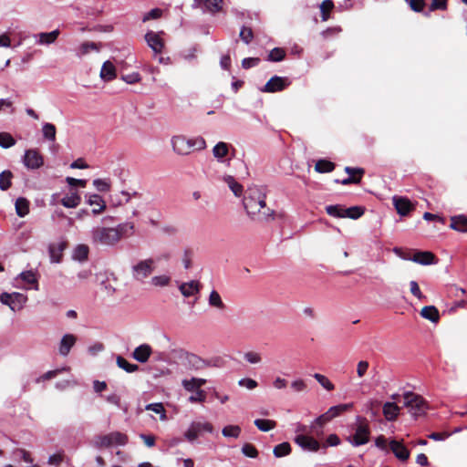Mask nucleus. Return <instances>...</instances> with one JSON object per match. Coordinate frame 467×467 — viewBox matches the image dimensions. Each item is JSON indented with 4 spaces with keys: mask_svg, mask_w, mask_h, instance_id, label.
<instances>
[{
    "mask_svg": "<svg viewBox=\"0 0 467 467\" xmlns=\"http://www.w3.org/2000/svg\"><path fill=\"white\" fill-rule=\"evenodd\" d=\"M85 198H86V202L88 205L93 206V209L91 210V213L93 215H99L106 210V208H107L106 202L104 201L102 196H100L99 194H97V193L86 194Z\"/></svg>",
    "mask_w": 467,
    "mask_h": 467,
    "instance_id": "ddd939ff",
    "label": "nucleus"
},
{
    "mask_svg": "<svg viewBox=\"0 0 467 467\" xmlns=\"http://www.w3.org/2000/svg\"><path fill=\"white\" fill-rule=\"evenodd\" d=\"M16 144V140L6 132L0 133V147L4 149L11 148Z\"/></svg>",
    "mask_w": 467,
    "mask_h": 467,
    "instance_id": "6e6d98bb",
    "label": "nucleus"
},
{
    "mask_svg": "<svg viewBox=\"0 0 467 467\" xmlns=\"http://www.w3.org/2000/svg\"><path fill=\"white\" fill-rule=\"evenodd\" d=\"M64 249H65V244L63 243L49 244L48 253H49L51 263L57 264L61 261L62 252Z\"/></svg>",
    "mask_w": 467,
    "mask_h": 467,
    "instance_id": "bb28decb",
    "label": "nucleus"
},
{
    "mask_svg": "<svg viewBox=\"0 0 467 467\" xmlns=\"http://www.w3.org/2000/svg\"><path fill=\"white\" fill-rule=\"evenodd\" d=\"M99 45L95 42H84L80 45L77 55L78 57H82L88 54L90 50L99 51Z\"/></svg>",
    "mask_w": 467,
    "mask_h": 467,
    "instance_id": "3c124183",
    "label": "nucleus"
},
{
    "mask_svg": "<svg viewBox=\"0 0 467 467\" xmlns=\"http://www.w3.org/2000/svg\"><path fill=\"white\" fill-rule=\"evenodd\" d=\"M229 152V145L226 142L220 141L216 143L213 149V154L215 159L219 161H223V158Z\"/></svg>",
    "mask_w": 467,
    "mask_h": 467,
    "instance_id": "2f4dec72",
    "label": "nucleus"
},
{
    "mask_svg": "<svg viewBox=\"0 0 467 467\" xmlns=\"http://www.w3.org/2000/svg\"><path fill=\"white\" fill-rule=\"evenodd\" d=\"M393 204L397 213L401 216H406L413 209V205L409 199L403 197H393Z\"/></svg>",
    "mask_w": 467,
    "mask_h": 467,
    "instance_id": "6ab92c4d",
    "label": "nucleus"
},
{
    "mask_svg": "<svg viewBox=\"0 0 467 467\" xmlns=\"http://www.w3.org/2000/svg\"><path fill=\"white\" fill-rule=\"evenodd\" d=\"M254 423L262 431H269L276 425L275 421L265 419H256Z\"/></svg>",
    "mask_w": 467,
    "mask_h": 467,
    "instance_id": "8fccbe9b",
    "label": "nucleus"
},
{
    "mask_svg": "<svg viewBox=\"0 0 467 467\" xmlns=\"http://www.w3.org/2000/svg\"><path fill=\"white\" fill-rule=\"evenodd\" d=\"M154 271V260L148 258L139 261L131 266V275L134 280L143 282Z\"/></svg>",
    "mask_w": 467,
    "mask_h": 467,
    "instance_id": "423d86ee",
    "label": "nucleus"
},
{
    "mask_svg": "<svg viewBox=\"0 0 467 467\" xmlns=\"http://www.w3.org/2000/svg\"><path fill=\"white\" fill-rule=\"evenodd\" d=\"M451 228L459 232H467V218L463 215L452 217Z\"/></svg>",
    "mask_w": 467,
    "mask_h": 467,
    "instance_id": "4c0bfd02",
    "label": "nucleus"
},
{
    "mask_svg": "<svg viewBox=\"0 0 467 467\" xmlns=\"http://www.w3.org/2000/svg\"><path fill=\"white\" fill-rule=\"evenodd\" d=\"M145 410L160 414L161 420H165L167 419L166 410L163 407V404L161 402L150 403L146 405Z\"/></svg>",
    "mask_w": 467,
    "mask_h": 467,
    "instance_id": "49530a36",
    "label": "nucleus"
},
{
    "mask_svg": "<svg viewBox=\"0 0 467 467\" xmlns=\"http://www.w3.org/2000/svg\"><path fill=\"white\" fill-rule=\"evenodd\" d=\"M420 316L433 323L438 322L440 319L439 311L434 306H424L420 311Z\"/></svg>",
    "mask_w": 467,
    "mask_h": 467,
    "instance_id": "473e14b6",
    "label": "nucleus"
},
{
    "mask_svg": "<svg viewBox=\"0 0 467 467\" xmlns=\"http://www.w3.org/2000/svg\"><path fill=\"white\" fill-rule=\"evenodd\" d=\"M291 450L292 449L290 443L284 441L275 446L273 453L275 457L281 458L289 455L291 453Z\"/></svg>",
    "mask_w": 467,
    "mask_h": 467,
    "instance_id": "58836bf2",
    "label": "nucleus"
},
{
    "mask_svg": "<svg viewBox=\"0 0 467 467\" xmlns=\"http://www.w3.org/2000/svg\"><path fill=\"white\" fill-rule=\"evenodd\" d=\"M23 163L29 170H36L43 165L44 161L37 150H26L24 154Z\"/></svg>",
    "mask_w": 467,
    "mask_h": 467,
    "instance_id": "9b49d317",
    "label": "nucleus"
},
{
    "mask_svg": "<svg viewBox=\"0 0 467 467\" xmlns=\"http://www.w3.org/2000/svg\"><path fill=\"white\" fill-rule=\"evenodd\" d=\"M56 127L52 123L46 122L42 127L43 137L50 141L56 140Z\"/></svg>",
    "mask_w": 467,
    "mask_h": 467,
    "instance_id": "c03bdc74",
    "label": "nucleus"
},
{
    "mask_svg": "<svg viewBox=\"0 0 467 467\" xmlns=\"http://www.w3.org/2000/svg\"><path fill=\"white\" fill-rule=\"evenodd\" d=\"M266 194L264 187L254 186L248 189V194L244 200V206L249 214L260 213L265 208Z\"/></svg>",
    "mask_w": 467,
    "mask_h": 467,
    "instance_id": "7ed1b4c3",
    "label": "nucleus"
},
{
    "mask_svg": "<svg viewBox=\"0 0 467 467\" xmlns=\"http://www.w3.org/2000/svg\"><path fill=\"white\" fill-rule=\"evenodd\" d=\"M17 279H21L26 284L31 285L30 288H33L34 290L39 289L37 275L33 270L21 272L16 277V280Z\"/></svg>",
    "mask_w": 467,
    "mask_h": 467,
    "instance_id": "b1692460",
    "label": "nucleus"
},
{
    "mask_svg": "<svg viewBox=\"0 0 467 467\" xmlns=\"http://www.w3.org/2000/svg\"><path fill=\"white\" fill-rule=\"evenodd\" d=\"M223 0H193V8H202L210 12H217L222 7Z\"/></svg>",
    "mask_w": 467,
    "mask_h": 467,
    "instance_id": "f3484780",
    "label": "nucleus"
},
{
    "mask_svg": "<svg viewBox=\"0 0 467 467\" xmlns=\"http://www.w3.org/2000/svg\"><path fill=\"white\" fill-rule=\"evenodd\" d=\"M244 358L250 364H258L262 360L261 355L254 351L245 352Z\"/></svg>",
    "mask_w": 467,
    "mask_h": 467,
    "instance_id": "e2e57ef3",
    "label": "nucleus"
},
{
    "mask_svg": "<svg viewBox=\"0 0 467 467\" xmlns=\"http://www.w3.org/2000/svg\"><path fill=\"white\" fill-rule=\"evenodd\" d=\"M400 407L395 402H386L383 405V415L389 421H393L398 418Z\"/></svg>",
    "mask_w": 467,
    "mask_h": 467,
    "instance_id": "393cba45",
    "label": "nucleus"
},
{
    "mask_svg": "<svg viewBox=\"0 0 467 467\" xmlns=\"http://www.w3.org/2000/svg\"><path fill=\"white\" fill-rule=\"evenodd\" d=\"M29 201L24 197H19L16 199L15 207L16 213L19 217H25L29 213Z\"/></svg>",
    "mask_w": 467,
    "mask_h": 467,
    "instance_id": "72a5a7b5",
    "label": "nucleus"
},
{
    "mask_svg": "<svg viewBox=\"0 0 467 467\" xmlns=\"http://www.w3.org/2000/svg\"><path fill=\"white\" fill-rule=\"evenodd\" d=\"M121 79L128 84H135L140 81V75L138 72L122 75Z\"/></svg>",
    "mask_w": 467,
    "mask_h": 467,
    "instance_id": "69168bd1",
    "label": "nucleus"
},
{
    "mask_svg": "<svg viewBox=\"0 0 467 467\" xmlns=\"http://www.w3.org/2000/svg\"><path fill=\"white\" fill-rule=\"evenodd\" d=\"M334 3L332 0H324L320 5L322 20L327 21L329 17L328 13L333 9Z\"/></svg>",
    "mask_w": 467,
    "mask_h": 467,
    "instance_id": "4d7b16f0",
    "label": "nucleus"
},
{
    "mask_svg": "<svg viewBox=\"0 0 467 467\" xmlns=\"http://www.w3.org/2000/svg\"><path fill=\"white\" fill-rule=\"evenodd\" d=\"M110 438L112 445L124 446L129 441L128 436L120 431L110 432Z\"/></svg>",
    "mask_w": 467,
    "mask_h": 467,
    "instance_id": "de8ad7c7",
    "label": "nucleus"
},
{
    "mask_svg": "<svg viewBox=\"0 0 467 467\" xmlns=\"http://www.w3.org/2000/svg\"><path fill=\"white\" fill-rule=\"evenodd\" d=\"M411 261L421 265H430L436 263L435 255L431 252H416Z\"/></svg>",
    "mask_w": 467,
    "mask_h": 467,
    "instance_id": "5701e85b",
    "label": "nucleus"
},
{
    "mask_svg": "<svg viewBox=\"0 0 467 467\" xmlns=\"http://www.w3.org/2000/svg\"><path fill=\"white\" fill-rule=\"evenodd\" d=\"M289 85L290 81L286 77L274 76L261 90L266 93H275L285 89Z\"/></svg>",
    "mask_w": 467,
    "mask_h": 467,
    "instance_id": "9d476101",
    "label": "nucleus"
},
{
    "mask_svg": "<svg viewBox=\"0 0 467 467\" xmlns=\"http://www.w3.org/2000/svg\"><path fill=\"white\" fill-rule=\"evenodd\" d=\"M77 342V337L73 334L67 333L65 334L60 339L58 345V353L62 357H67L71 348L75 346Z\"/></svg>",
    "mask_w": 467,
    "mask_h": 467,
    "instance_id": "2eb2a0df",
    "label": "nucleus"
},
{
    "mask_svg": "<svg viewBox=\"0 0 467 467\" xmlns=\"http://www.w3.org/2000/svg\"><path fill=\"white\" fill-rule=\"evenodd\" d=\"M213 426L208 421H192L187 431L184 432V437L189 442L195 441L198 437L203 432L212 433Z\"/></svg>",
    "mask_w": 467,
    "mask_h": 467,
    "instance_id": "6e6552de",
    "label": "nucleus"
},
{
    "mask_svg": "<svg viewBox=\"0 0 467 467\" xmlns=\"http://www.w3.org/2000/svg\"><path fill=\"white\" fill-rule=\"evenodd\" d=\"M13 173L6 170L0 173V189L2 191L8 190L12 185Z\"/></svg>",
    "mask_w": 467,
    "mask_h": 467,
    "instance_id": "37998d69",
    "label": "nucleus"
},
{
    "mask_svg": "<svg viewBox=\"0 0 467 467\" xmlns=\"http://www.w3.org/2000/svg\"><path fill=\"white\" fill-rule=\"evenodd\" d=\"M89 249L86 244H78L73 251L72 257L74 260L83 262L88 259Z\"/></svg>",
    "mask_w": 467,
    "mask_h": 467,
    "instance_id": "c9c22d12",
    "label": "nucleus"
},
{
    "mask_svg": "<svg viewBox=\"0 0 467 467\" xmlns=\"http://www.w3.org/2000/svg\"><path fill=\"white\" fill-rule=\"evenodd\" d=\"M241 428L238 425H227L223 428L222 434L226 438L237 439L241 434Z\"/></svg>",
    "mask_w": 467,
    "mask_h": 467,
    "instance_id": "09e8293b",
    "label": "nucleus"
},
{
    "mask_svg": "<svg viewBox=\"0 0 467 467\" xmlns=\"http://www.w3.org/2000/svg\"><path fill=\"white\" fill-rule=\"evenodd\" d=\"M330 420H332V419L327 411L321 414L311 423L310 429L312 432L318 437L323 435V426Z\"/></svg>",
    "mask_w": 467,
    "mask_h": 467,
    "instance_id": "a211bd4d",
    "label": "nucleus"
},
{
    "mask_svg": "<svg viewBox=\"0 0 467 467\" xmlns=\"http://www.w3.org/2000/svg\"><path fill=\"white\" fill-rule=\"evenodd\" d=\"M389 449L400 462H406L410 458V451L401 441L391 440Z\"/></svg>",
    "mask_w": 467,
    "mask_h": 467,
    "instance_id": "dca6fc26",
    "label": "nucleus"
},
{
    "mask_svg": "<svg viewBox=\"0 0 467 467\" xmlns=\"http://www.w3.org/2000/svg\"><path fill=\"white\" fill-rule=\"evenodd\" d=\"M145 40L148 46L152 49L155 54L162 52L164 42L160 36L159 33L149 31L145 34Z\"/></svg>",
    "mask_w": 467,
    "mask_h": 467,
    "instance_id": "4468645a",
    "label": "nucleus"
},
{
    "mask_svg": "<svg viewBox=\"0 0 467 467\" xmlns=\"http://www.w3.org/2000/svg\"><path fill=\"white\" fill-rule=\"evenodd\" d=\"M172 357L188 369L200 370L212 366L210 360H205L196 354L188 352L182 348L173 349Z\"/></svg>",
    "mask_w": 467,
    "mask_h": 467,
    "instance_id": "20e7f679",
    "label": "nucleus"
},
{
    "mask_svg": "<svg viewBox=\"0 0 467 467\" xmlns=\"http://www.w3.org/2000/svg\"><path fill=\"white\" fill-rule=\"evenodd\" d=\"M239 36L240 38L242 39V41L244 43H245L246 45L250 44L251 41L253 40L254 38V33H253V30L250 28V27H246V26H243L241 28V31H240V34H239Z\"/></svg>",
    "mask_w": 467,
    "mask_h": 467,
    "instance_id": "052dcab7",
    "label": "nucleus"
},
{
    "mask_svg": "<svg viewBox=\"0 0 467 467\" xmlns=\"http://www.w3.org/2000/svg\"><path fill=\"white\" fill-rule=\"evenodd\" d=\"M313 377L327 391H331L335 389V385L326 376L315 373Z\"/></svg>",
    "mask_w": 467,
    "mask_h": 467,
    "instance_id": "864d4df0",
    "label": "nucleus"
},
{
    "mask_svg": "<svg viewBox=\"0 0 467 467\" xmlns=\"http://www.w3.org/2000/svg\"><path fill=\"white\" fill-rule=\"evenodd\" d=\"M171 283V277L166 275H155L151 278L150 284L154 286L164 287Z\"/></svg>",
    "mask_w": 467,
    "mask_h": 467,
    "instance_id": "5fc2aeb1",
    "label": "nucleus"
},
{
    "mask_svg": "<svg viewBox=\"0 0 467 467\" xmlns=\"http://www.w3.org/2000/svg\"><path fill=\"white\" fill-rule=\"evenodd\" d=\"M100 78L104 81H110L116 78V68L110 61H106L102 65Z\"/></svg>",
    "mask_w": 467,
    "mask_h": 467,
    "instance_id": "c756f323",
    "label": "nucleus"
},
{
    "mask_svg": "<svg viewBox=\"0 0 467 467\" xmlns=\"http://www.w3.org/2000/svg\"><path fill=\"white\" fill-rule=\"evenodd\" d=\"M0 301L3 305L8 306L11 310H20L24 304L26 302V296L21 293H6L4 292L0 295Z\"/></svg>",
    "mask_w": 467,
    "mask_h": 467,
    "instance_id": "1a4fd4ad",
    "label": "nucleus"
},
{
    "mask_svg": "<svg viewBox=\"0 0 467 467\" xmlns=\"http://www.w3.org/2000/svg\"><path fill=\"white\" fill-rule=\"evenodd\" d=\"M201 285L198 281L192 280L190 282L182 283L179 290L184 297H190L200 292Z\"/></svg>",
    "mask_w": 467,
    "mask_h": 467,
    "instance_id": "412c9836",
    "label": "nucleus"
},
{
    "mask_svg": "<svg viewBox=\"0 0 467 467\" xmlns=\"http://www.w3.org/2000/svg\"><path fill=\"white\" fill-rule=\"evenodd\" d=\"M94 444L98 448H101V447L108 448V447L112 446L110 433L106 434V435L98 436L95 440Z\"/></svg>",
    "mask_w": 467,
    "mask_h": 467,
    "instance_id": "bf43d9fd",
    "label": "nucleus"
},
{
    "mask_svg": "<svg viewBox=\"0 0 467 467\" xmlns=\"http://www.w3.org/2000/svg\"><path fill=\"white\" fill-rule=\"evenodd\" d=\"M116 363L119 368H122L128 373H133L139 370V366L137 364L130 363L121 356H117Z\"/></svg>",
    "mask_w": 467,
    "mask_h": 467,
    "instance_id": "e433bc0d",
    "label": "nucleus"
},
{
    "mask_svg": "<svg viewBox=\"0 0 467 467\" xmlns=\"http://www.w3.org/2000/svg\"><path fill=\"white\" fill-rule=\"evenodd\" d=\"M344 212L345 218L357 220L364 214L365 209L361 206H352L349 208H345Z\"/></svg>",
    "mask_w": 467,
    "mask_h": 467,
    "instance_id": "79ce46f5",
    "label": "nucleus"
},
{
    "mask_svg": "<svg viewBox=\"0 0 467 467\" xmlns=\"http://www.w3.org/2000/svg\"><path fill=\"white\" fill-rule=\"evenodd\" d=\"M60 31L58 29H55L51 32H43L34 36L36 39V44L38 45H51L53 44L58 37Z\"/></svg>",
    "mask_w": 467,
    "mask_h": 467,
    "instance_id": "4be33fe9",
    "label": "nucleus"
},
{
    "mask_svg": "<svg viewBox=\"0 0 467 467\" xmlns=\"http://www.w3.org/2000/svg\"><path fill=\"white\" fill-rule=\"evenodd\" d=\"M208 303L211 306L216 307L218 309H224V307H225V305L223 304V302L221 298V296L215 290H213L210 293V296L208 298Z\"/></svg>",
    "mask_w": 467,
    "mask_h": 467,
    "instance_id": "a18cd8bd",
    "label": "nucleus"
},
{
    "mask_svg": "<svg viewBox=\"0 0 467 467\" xmlns=\"http://www.w3.org/2000/svg\"><path fill=\"white\" fill-rule=\"evenodd\" d=\"M242 452L249 458H256L258 456L257 449L251 443H245L242 447Z\"/></svg>",
    "mask_w": 467,
    "mask_h": 467,
    "instance_id": "680f3d73",
    "label": "nucleus"
},
{
    "mask_svg": "<svg viewBox=\"0 0 467 467\" xmlns=\"http://www.w3.org/2000/svg\"><path fill=\"white\" fill-rule=\"evenodd\" d=\"M80 202L81 197L77 192L64 196L60 201L61 204L66 208H76L80 204Z\"/></svg>",
    "mask_w": 467,
    "mask_h": 467,
    "instance_id": "7c9ffc66",
    "label": "nucleus"
},
{
    "mask_svg": "<svg viewBox=\"0 0 467 467\" xmlns=\"http://www.w3.org/2000/svg\"><path fill=\"white\" fill-rule=\"evenodd\" d=\"M206 383V379L199 378H192L191 379H183L182 384L187 391L202 390L201 387Z\"/></svg>",
    "mask_w": 467,
    "mask_h": 467,
    "instance_id": "c85d7f7f",
    "label": "nucleus"
},
{
    "mask_svg": "<svg viewBox=\"0 0 467 467\" xmlns=\"http://www.w3.org/2000/svg\"><path fill=\"white\" fill-rule=\"evenodd\" d=\"M448 0H432L430 5V11L446 10Z\"/></svg>",
    "mask_w": 467,
    "mask_h": 467,
    "instance_id": "774afa93",
    "label": "nucleus"
},
{
    "mask_svg": "<svg viewBox=\"0 0 467 467\" xmlns=\"http://www.w3.org/2000/svg\"><path fill=\"white\" fill-rule=\"evenodd\" d=\"M403 398L405 407L409 409L410 412L414 417H418L424 413L426 410V403L420 395L407 391L403 394Z\"/></svg>",
    "mask_w": 467,
    "mask_h": 467,
    "instance_id": "0eeeda50",
    "label": "nucleus"
},
{
    "mask_svg": "<svg viewBox=\"0 0 467 467\" xmlns=\"http://www.w3.org/2000/svg\"><path fill=\"white\" fill-rule=\"evenodd\" d=\"M295 442L306 451L316 452L319 450V442L311 436L305 434H298L294 439Z\"/></svg>",
    "mask_w": 467,
    "mask_h": 467,
    "instance_id": "f8f14e48",
    "label": "nucleus"
},
{
    "mask_svg": "<svg viewBox=\"0 0 467 467\" xmlns=\"http://www.w3.org/2000/svg\"><path fill=\"white\" fill-rule=\"evenodd\" d=\"M285 52L283 48L275 47L269 52L267 60L272 62H280L285 58Z\"/></svg>",
    "mask_w": 467,
    "mask_h": 467,
    "instance_id": "603ef678",
    "label": "nucleus"
},
{
    "mask_svg": "<svg viewBox=\"0 0 467 467\" xmlns=\"http://www.w3.org/2000/svg\"><path fill=\"white\" fill-rule=\"evenodd\" d=\"M406 2L409 4L411 10L417 13L422 12L425 6L424 0H406Z\"/></svg>",
    "mask_w": 467,
    "mask_h": 467,
    "instance_id": "0e129e2a",
    "label": "nucleus"
},
{
    "mask_svg": "<svg viewBox=\"0 0 467 467\" xmlns=\"http://www.w3.org/2000/svg\"><path fill=\"white\" fill-rule=\"evenodd\" d=\"M223 181L228 185L230 190L233 192V193L236 197L242 196L244 192V187L242 184H240L234 176L232 175H224L223 177Z\"/></svg>",
    "mask_w": 467,
    "mask_h": 467,
    "instance_id": "cd10ccee",
    "label": "nucleus"
},
{
    "mask_svg": "<svg viewBox=\"0 0 467 467\" xmlns=\"http://www.w3.org/2000/svg\"><path fill=\"white\" fill-rule=\"evenodd\" d=\"M95 188L101 192H107L110 190V182L106 179H95L93 181Z\"/></svg>",
    "mask_w": 467,
    "mask_h": 467,
    "instance_id": "13d9d810",
    "label": "nucleus"
},
{
    "mask_svg": "<svg viewBox=\"0 0 467 467\" xmlns=\"http://www.w3.org/2000/svg\"><path fill=\"white\" fill-rule=\"evenodd\" d=\"M358 424L355 433L347 438V441L354 447H358L368 442L370 429L366 419L357 417Z\"/></svg>",
    "mask_w": 467,
    "mask_h": 467,
    "instance_id": "39448f33",
    "label": "nucleus"
},
{
    "mask_svg": "<svg viewBox=\"0 0 467 467\" xmlns=\"http://www.w3.org/2000/svg\"><path fill=\"white\" fill-rule=\"evenodd\" d=\"M151 352L152 350L150 345L141 344L134 349L132 358L138 362L145 363L149 360Z\"/></svg>",
    "mask_w": 467,
    "mask_h": 467,
    "instance_id": "aec40b11",
    "label": "nucleus"
},
{
    "mask_svg": "<svg viewBox=\"0 0 467 467\" xmlns=\"http://www.w3.org/2000/svg\"><path fill=\"white\" fill-rule=\"evenodd\" d=\"M260 63V58L258 57H245L242 60V67L244 69H249L251 67L258 66Z\"/></svg>",
    "mask_w": 467,
    "mask_h": 467,
    "instance_id": "338daca9",
    "label": "nucleus"
},
{
    "mask_svg": "<svg viewBox=\"0 0 467 467\" xmlns=\"http://www.w3.org/2000/svg\"><path fill=\"white\" fill-rule=\"evenodd\" d=\"M118 237L113 227L97 225L90 230V241L95 245L112 247L119 243Z\"/></svg>",
    "mask_w": 467,
    "mask_h": 467,
    "instance_id": "f03ea898",
    "label": "nucleus"
},
{
    "mask_svg": "<svg viewBox=\"0 0 467 467\" xmlns=\"http://www.w3.org/2000/svg\"><path fill=\"white\" fill-rule=\"evenodd\" d=\"M113 229L117 232L119 235L118 242H119L123 237H128L133 234L134 223L130 222L119 223L116 227H113Z\"/></svg>",
    "mask_w": 467,
    "mask_h": 467,
    "instance_id": "a878e982",
    "label": "nucleus"
},
{
    "mask_svg": "<svg viewBox=\"0 0 467 467\" xmlns=\"http://www.w3.org/2000/svg\"><path fill=\"white\" fill-rule=\"evenodd\" d=\"M345 207L340 204H331L326 206V212L328 215L336 218H345Z\"/></svg>",
    "mask_w": 467,
    "mask_h": 467,
    "instance_id": "a19ab883",
    "label": "nucleus"
},
{
    "mask_svg": "<svg viewBox=\"0 0 467 467\" xmlns=\"http://www.w3.org/2000/svg\"><path fill=\"white\" fill-rule=\"evenodd\" d=\"M353 408V403H343L336 406H332L328 409L327 412L329 413L331 419L333 420L336 417L340 416L342 413L350 410Z\"/></svg>",
    "mask_w": 467,
    "mask_h": 467,
    "instance_id": "f704fd0d",
    "label": "nucleus"
},
{
    "mask_svg": "<svg viewBox=\"0 0 467 467\" xmlns=\"http://www.w3.org/2000/svg\"><path fill=\"white\" fill-rule=\"evenodd\" d=\"M335 163L327 160H319L317 161L315 171L319 173H326L334 171Z\"/></svg>",
    "mask_w": 467,
    "mask_h": 467,
    "instance_id": "ea45409f",
    "label": "nucleus"
},
{
    "mask_svg": "<svg viewBox=\"0 0 467 467\" xmlns=\"http://www.w3.org/2000/svg\"><path fill=\"white\" fill-rule=\"evenodd\" d=\"M173 151L178 155H189L192 150H202L206 148L205 140L201 137L186 138L184 135H174L171 139Z\"/></svg>",
    "mask_w": 467,
    "mask_h": 467,
    "instance_id": "f257e3e1",
    "label": "nucleus"
}]
</instances>
